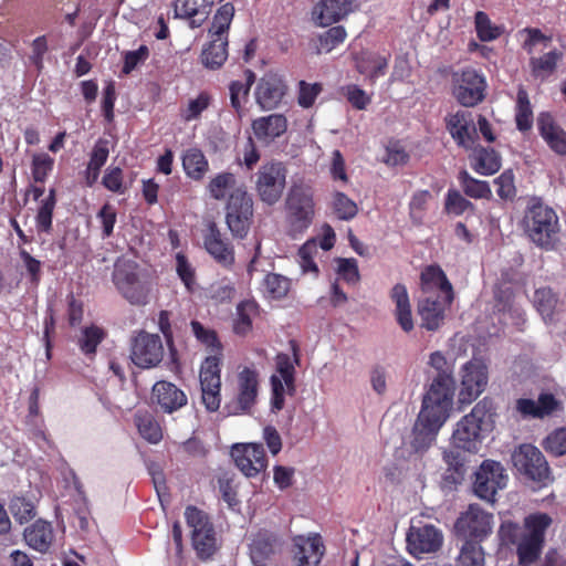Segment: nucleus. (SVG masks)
Wrapping results in <instances>:
<instances>
[{"label": "nucleus", "instance_id": "nucleus-35", "mask_svg": "<svg viewBox=\"0 0 566 566\" xmlns=\"http://www.w3.org/2000/svg\"><path fill=\"white\" fill-rule=\"evenodd\" d=\"M388 57L389 56L379 53L364 52L357 59V70L374 83L378 77L385 75L388 66Z\"/></svg>", "mask_w": 566, "mask_h": 566}, {"label": "nucleus", "instance_id": "nucleus-13", "mask_svg": "<svg viewBox=\"0 0 566 566\" xmlns=\"http://www.w3.org/2000/svg\"><path fill=\"white\" fill-rule=\"evenodd\" d=\"M493 525L494 521L491 513L476 504H471L460 514L454 528L464 538L482 541L492 533Z\"/></svg>", "mask_w": 566, "mask_h": 566}, {"label": "nucleus", "instance_id": "nucleus-43", "mask_svg": "<svg viewBox=\"0 0 566 566\" xmlns=\"http://www.w3.org/2000/svg\"><path fill=\"white\" fill-rule=\"evenodd\" d=\"M347 36L344 27L337 25L328 29L317 38L316 53H329L339 44H342Z\"/></svg>", "mask_w": 566, "mask_h": 566}, {"label": "nucleus", "instance_id": "nucleus-58", "mask_svg": "<svg viewBox=\"0 0 566 566\" xmlns=\"http://www.w3.org/2000/svg\"><path fill=\"white\" fill-rule=\"evenodd\" d=\"M431 198V193L427 190L418 191L413 195L410 203V218L416 224H420L424 218V211L427 209V205L429 199Z\"/></svg>", "mask_w": 566, "mask_h": 566}, {"label": "nucleus", "instance_id": "nucleus-33", "mask_svg": "<svg viewBox=\"0 0 566 566\" xmlns=\"http://www.w3.org/2000/svg\"><path fill=\"white\" fill-rule=\"evenodd\" d=\"M390 300L395 305V316L399 326L405 332L413 329V318L411 304L407 287L402 284H396L390 291Z\"/></svg>", "mask_w": 566, "mask_h": 566}, {"label": "nucleus", "instance_id": "nucleus-17", "mask_svg": "<svg viewBox=\"0 0 566 566\" xmlns=\"http://www.w3.org/2000/svg\"><path fill=\"white\" fill-rule=\"evenodd\" d=\"M516 470L533 481L545 483L549 479V469L542 452L532 444H522L512 454Z\"/></svg>", "mask_w": 566, "mask_h": 566}, {"label": "nucleus", "instance_id": "nucleus-27", "mask_svg": "<svg viewBox=\"0 0 566 566\" xmlns=\"http://www.w3.org/2000/svg\"><path fill=\"white\" fill-rule=\"evenodd\" d=\"M533 304L546 323L555 322L564 311V303L559 294L548 286L535 290Z\"/></svg>", "mask_w": 566, "mask_h": 566}, {"label": "nucleus", "instance_id": "nucleus-48", "mask_svg": "<svg viewBox=\"0 0 566 566\" xmlns=\"http://www.w3.org/2000/svg\"><path fill=\"white\" fill-rule=\"evenodd\" d=\"M256 304L252 301H244L238 304V318L234 324L237 334L245 335L252 326V315L255 314Z\"/></svg>", "mask_w": 566, "mask_h": 566}, {"label": "nucleus", "instance_id": "nucleus-60", "mask_svg": "<svg viewBox=\"0 0 566 566\" xmlns=\"http://www.w3.org/2000/svg\"><path fill=\"white\" fill-rule=\"evenodd\" d=\"M54 160L48 154H35L32 160V175L35 181L43 182L53 169Z\"/></svg>", "mask_w": 566, "mask_h": 566}, {"label": "nucleus", "instance_id": "nucleus-59", "mask_svg": "<svg viewBox=\"0 0 566 566\" xmlns=\"http://www.w3.org/2000/svg\"><path fill=\"white\" fill-rule=\"evenodd\" d=\"M149 57V49L140 45L137 50L123 53L124 65L122 72L125 75L130 74L138 65L143 64Z\"/></svg>", "mask_w": 566, "mask_h": 566}, {"label": "nucleus", "instance_id": "nucleus-57", "mask_svg": "<svg viewBox=\"0 0 566 566\" xmlns=\"http://www.w3.org/2000/svg\"><path fill=\"white\" fill-rule=\"evenodd\" d=\"M210 104V96L206 93L199 94L196 98L188 102L187 106L181 111V117L186 122H191L200 117Z\"/></svg>", "mask_w": 566, "mask_h": 566}, {"label": "nucleus", "instance_id": "nucleus-24", "mask_svg": "<svg viewBox=\"0 0 566 566\" xmlns=\"http://www.w3.org/2000/svg\"><path fill=\"white\" fill-rule=\"evenodd\" d=\"M448 129L459 146L472 149L475 144L476 127L472 114L468 111H459L447 119Z\"/></svg>", "mask_w": 566, "mask_h": 566}, {"label": "nucleus", "instance_id": "nucleus-30", "mask_svg": "<svg viewBox=\"0 0 566 566\" xmlns=\"http://www.w3.org/2000/svg\"><path fill=\"white\" fill-rule=\"evenodd\" d=\"M287 123L285 117L279 114L263 116L252 123L254 136L265 145L280 137L285 133Z\"/></svg>", "mask_w": 566, "mask_h": 566}, {"label": "nucleus", "instance_id": "nucleus-12", "mask_svg": "<svg viewBox=\"0 0 566 566\" xmlns=\"http://www.w3.org/2000/svg\"><path fill=\"white\" fill-rule=\"evenodd\" d=\"M296 363V354L293 357L287 354H279L276 356V374L271 377V406L274 411L283 409L285 395H293L295 391L294 365Z\"/></svg>", "mask_w": 566, "mask_h": 566}, {"label": "nucleus", "instance_id": "nucleus-32", "mask_svg": "<svg viewBox=\"0 0 566 566\" xmlns=\"http://www.w3.org/2000/svg\"><path fill=\"white\" fill-rule=\"evenodd\" d=\"M25 543L39 553H46L53 543L52 525L43 520L35 521L23 532Z\"/></svg>", "mask_w": 566, "mask_h": 566}, {"label": "nucleus", "instance_id": "nucleus-47", "mask_svg": "<svg viewBox=\"0 0 566 566\" xmlns=\"http://www.w3.org/2000/svg\"><path fill=\"white\" fill-rule=\"evenodd\" d=\"M254 75L252 72H247V80L245 82L234 81L230 85V102L231 106L240 113L242 109V106L247 99L250 86L253 82Z\"/></svg>", "mask_w": 566, "mask_h": 566}, {"label": "nucleus", "instance_id": "nucleus-40", "mask_svg": "<svg viewBox=\"0 0 566 566\" xmlns=\"http://www.w3.org/2000/svg\"><path fill=\"white\" fill-rule=\"evenodd\" d=\"M290 280L276 273L266 274L262 283L263 294L265 297L271 300H281L285 297L290 291Z\"/></svg>", "mask_w": 566, "mask_h": 566}, {"label": "nucleus", "instance_id": "nucleus-2", "mask_svg": "<svg viewBox=\"0 0 566 566\" xmlns=\"http://www.w3.org/2000/svg\"><path fill=\"white\" fill-rule=\"evenodd\" d=\"M207 190L216 200H224L229 197L226 216L227 224L234 235L244 237L253 213V202L245 187L238 185L233 174L223 171L210 179Z\"/></svg>", "mask_w": 566, "mask_h": 566}, {"label": "nucleus", "instance_id": "nucleus-45", "mask_svg": "<svg viewBox=\"0 0 566 566\" xmlns=\"http://www.w3.org/2000/svg\"><path fill=\"white\" fill-rule=\"evenodd\" d=\"M213 0H176L175 13L178 18L207 15Z\"/></svg>", "mask_w": 566, "mask_h": 566}, {"label": "nucleus", "instance_id": "nucleus-16", "mask_svg": "<svg viewBox=\"0 0 566 566\" xmlns=\"http://www.w3.org/2000/svg\"><path fill=\"white\" fill-rule=\"evenodd\" d=\"M407 549L417 557L438 552L443 543L441 530L432 524L411 525L407 533Z\"/></svg>", "mask_w": 566, "mask_h": 566}, {"label": "nucleus", "instance_id": "nucleus-37", "mask_svg": "<svg viewBox=\"0 0 566 566\" xmlns=\"http://www.w3.org/2000/svg\"><path fill=\"white\" fill-rule=\"evenodd\" d=\"M471 150L473 168L476 172L481 175H492L500 169V158L493 149L476 147L474 145Z\"/></svg>", "mask_w": 566, "mask_h": 566}, {"label": "nucleus", "instance_id": "nucleus-36", "mask_svg": "<svg viewBox=\"0 0 566 566\" xmlns=\"http://www.w3.org/2000/svg\"><path fill=\"white\" fill-rule=\"evenodd\" d=\"M181 159L186 176L195 181L202 180L209 170V163L198 148L187 149Z\"/></svg>", "mask_w": 566, "mask_h": 566}, {"label": "nucleus", "instance_id": "nucleus-7", "mask_svg": "<svg viewBox=\"0 0 566 566\" xmlns=\"http://www.w3.org/2000/svg\"><path fill=\"white\" fill-rule=\"evenodd\" d=\"M113 282L129 304L143 306L148 303L150 290L136 262L125 258L118 259L114 265Z\"/></svg>", "mask_w": 566, "mask_h": 566}, {"label": "nucleus", "instance_id": "nucleus-22", "mask_svg": "<svg viewBox=\"0 0 566 566\" xmlns=\"http://www.w3.org/2000/svg\"><path fill=\"white\" fill-rule=\"evenodd\" d=\"M151 401L165 413H172L185 407L187 395L170 381L160 380L153 386Z\"/></svg>", "mask_w": 566, "mask_h": 566}, {"label": "nucleus", "instance_id": "nucleus-51", "mask_svg": "<svg viewBox=\"0 0 566 566\" xmlns=\"http://www.w3.org/2000/svg\"><path fill=\"white\" fill-rule=\"evenodd\" d=\"M104 338V332L96 325H91L82 331V335L78 339L80 348L85 354H93L96 347Z\"/></svg>", "mask_w": 566, "mask_h": 566}, {"label": "nucleus", "instance_id": "nucleus-5", "mask_svg": "<svg viewBox=\"0 0 566 566\" xmlns=\"http://www.w3.org/2000/svg\"><path fill=\"white\" fill-rule=\"evenodd\" d=\"M495 409L493 402L484 398L455 424L451 442L455 449L478 453L485 437L493 430Z\"/></svg>", "mask_w": 566, "mask_h": 566}, {"label": "nucleus", "instance_id": "nucleus-50", "mask_svg": "<svg viewBox=\"0 0 566 566\" xmlns=\"http://www.w3.org/2000/svg\"><path fill=\"white\" fill-rule=\"evenodd\" d=\"M333 210L336 216L342 220L353 219L357 212L358 207L343 192H335L332 201Z\"/></svg>", "mask_w": 566, "mask_h": 566}, {"label": "nucleus", "instance_id": "nucleus-53", "mask_svg": "<svg viewBox=\"0 0 566 566\" xmlns=\"http://www.w3.org/2000/svg\"><path fill=\"white\" fill-rule=\"evenodd\" d=\"M55 206V192L50 190L49 196L42 200L36 216V226L39 230L49 231L52 226V214Z\"/></svg>", "mask_w": 566, "mask_h": 566}, {"label": "nucleus", "instance_id": "nucleus-1", "mask_svg": "<svg viewBox=\"0 0 566 566\" xmlns=\"http://www.w3.org/2000/svg\"><path fill=\"white\" fill-rule=\"evenodd\" d=\"M455 382L441 375L433 379L422 399V406L412 429L410 446L415 452L427 451L436 441L453 406Z\"/></svg>", "mask_w": 566, "mask_h": 566}, {"label": "nucleus", "instance_id": "nucleus-39", "mask_svg": "<svg viewBox=\"0 0 566 566\" xmlns=\"http://www.w3.org/2000/svg\"><path fill=\"white\" fill-rule=\"evenodd\" d=\"M562 59V53L554 50L545 53L539 57H532L530 65L533 76L545 80L554 73L557 63Z\"/></svg>", "mask_w": 566, "mask_h": 566}, {"label": "nucleus", "instance_id": "nucleus-42", "mask_svg": "<svg viewBox=\"0 0 566 566\" xmlns=\"http://www.w3.org/2000/svg\"><path fill=\"white\" fill-rule=\"evenodd\" d=\"M234 15V7L232 3L221 6L213 17L212 25L209 30L211 38H227L228 30Z\"/></svg>", "mask_w": 566, "mask_h": 566}, {"label": "nucleus", "instance_id": "nucleus-34", "mask_svg": "<svg viewBox=\"0 0 566 566\" xmlns=\"http://www.w3.org/2000/svg\"><path fill=\"white\" fill-rule=\"evenodd\" d=\"M205 247L216 261L223 265H230L233 262V253L228 243L221 239V234L216 224L208 227L205 235Z\"/></svg>", "mask_w": 566, "mask_h": 566}, {"label": "nucleus", "instance_id": "nucleus-14", "mask_svg": "<svg viewBox=\"0 0 566 566\" xmlns=\"http://www.w3.org/2000/svg\"><path fill=\"white\" fill-rule=\"evenodd\" d=\"M220 358L208 356L201 364L199 379L201 386V400L210 412L217 411L221 403Z\"/></svg>", "mask_w": 566, "mask_h": 566}, {"label": "nucleus", "instance_id": "nucleus-38", "mask_svg": "<svg viewBox=\"0 0 566 566\" xmlns=\"http://www.w3.org/2000/svg\"><path fill=\"white\" fill-rule=\"evenodd\" d=\"M209 45L203 49L201 54L202 63L209 69L220 67L228 57V39L211 38Z\"/></svg>", "mask_w": 566, "mask_h": 566}, {"label": "nucleus", "instance_id": "nucleus-15", "mask_svg": "<svg viewBox=\"0 0 566 566\" xmlns=\"http://www.w3.org/2000/svg\"><path fill=\"white\" fill-rule=\"evenodd\" d=\"M507 479L500 462L485 460L475 472L474 493L485 501L493 502L497 491L506 486Z\"/></svg>", "mask_w": 566, "mask_h": 566}, {"label": "nucleus", "instance_id": "nucleus-49", "mask_svg": "<svg viewBox=\"0 0 566 566\" xmlns=\"http://www.w3.org/2000/svg\"><path fill=\"white\" fill-rule=\"evenodd\" d=\"M460 566H484V552L482 547L474 542H465L459 555Z\"/></svg>", "mask_w": 566, "mask_h": 566}, {"label": "nucleus", "instance_id": "nucleus-55", "mask_svg": "<svg viewBox=\"0 0 566 566\" xmlns=\"http://www.w3.org/2000/svg\"><path fill=\"white\" fill-rule=\"evenodd\" d=\"M10 512L20 524L29 522L35 515L34 505L24 497H14L10 502Z\"/></svg>", "mask_w": 566, "mask_h": 566}, {"label": "nucleus", "instance_id": "nucleus-19", "mask_svg": "<svg viewBox=\"0 0 566 566\" xmlns=\"http://www.w3.org/2000/svg\"><path fill=\"white\" fill-rule=\"evenodd\" d=\"M453 94L460 104L472 107L484 98L485 78L473 69L453 75Z\"/></svg>", "mask_w": 566, "mask_h": 566}, {"label": "nucleus", "instance_id": "nucleus-4", "mask_svg": "<svg viewBox=\"0 0 566 566\" xmlns=\"http://www.w3.org/2000/svg\"><path fill=\"white\" fill-rule=\"evenodd\" d=\"M421 290L423 296L418 311L422 326L436 331L443 323L444 311L452 302V286L441 269L429 266L421 273Z\"/></svg>", "mask_w": 566, "mask_h": 566}, {"label": "nucleus", "instance_id": "nucleus-9", "mask_svg": "<svg viewBox=\"0 0 566 566\" xmlns=\"http://www.w3.org/2000/svg\"><path fill=\"white\" fill-rule=\"evenodd\" d=\"M185 518L191 528V542L197 555L201 559L211 557L218 548V541L208 515L195 506H188Z\"/></svg>", "mask_w": 566, "mask_h": 566}, {"label": "nucleus", "instance_id": "nucleus-31", "mask_svg": "<svg viewBox=\"0 0 566 566\" xmlns=\"http://www.w3.org/2000/svg\"><path fill=\"white\" fill-rule=\"evenodd\" d=\"M277 537L268 532L258 533L250 544V557L255 566H266L279 549Z\"/></svg>", "mask_w": 566, "mask_h": 566}, {"label": "nucleus", "instance_id": "nucleus-62", "mask_svg": "<svg viewBox=\"0 0 566 566\" xmlns=\"http://www.w3.org/2000/svg\"><path fill=\"white\" fill-rule=\"evenodd\" d=\"M495 185L497 186L496 192L502 199H512L515 197L514 175L511 170L500 175L495 179Z\"/></svg>", "mask_w": 566, "mask_h": 566}, {"label": "nucleus", "instance_id": "nucleus-21", "mask_svg": "<svg viewBox=\"0 0 566 566\" xmlns=\"http://www.w3.org/2000/svg\"><path fill=\"white\" fill-rule=\"evenodd\" d=\"M231 457L237 468L248 478H254L268 467L262 444L238 443L231 449Z\"/></svg>", "mask_w": 566, "mask_h": 566}, {"label": "nucleus", "instance_id": "nucleus-52", "mask_svg": "<svg viewBox=\"0 0 566 566\" xmlns=\"http://www.w3.org/2000/svg\"><path fill=\"white\" fill-rule=\"evenodd\" d=\"M335 271L340 280L348 284H356L359 281L358 264L355 259L338 258L335 260Z\"/></svg>", "mask_w": 566, "mask_h": 566}, {"label": "nucleus", "instance_id": "nucleus-28", "mask_svg": "<svg viewBox=\"0 0 566 566\" xmlns=\"http://www.w3.org/2000/svg\"><path fill=\"white\" fill-rule=\"evenodd\" d=\"M537 126L547 146L558 155H566V132L556 124L553 116L548 113H541Z\"/></svg>", "mask_w": 566, "mask_h": 566}, {"label": "nucleus", "instance_id": "nucleus-8", "mask_svg": "<svg viewBox=\"0 0 566 566\" xmlns=\"http://www.w3.org/2000/svg\"><path fill=\"white\" fill-rule=\"evenodd\" d=\"M260 375L253 366L239 367L233 386V397L226 405L229 415L250 413L259 397Z\"/></svg>", "mask_w": 566, "mask_h": 566}, {"label": "nucleus", "instance_id": "nucleus-18", "mask_svg": "<svg viewBox=\"0 0 566 566\" xmlns=\"http://www.w3.org/2000/svg\"><path fill=\"white\" fill-rule=\"evenodd\" d=\"M164 357V346L159 335L139 332L132 340L130 359L140 368H153Z\"/></svg>", "mask_w": 566, "mask_h": 566}, {"label": "nucleus", "instance_id": "nucleus-61", "mask_svg": "<svg viewBox=\"0 0 566 566\" xmlns=\"http://www.w3.org/2000/svg\"><path fill=\"white\" fill-rule=\"evenodd\" d=\"M545 449L554 455L566 453V428L552 432L545 440Z\"/></svg>", "mask_w": 566, "mask_h": 566}, {"label": "nucleus", "instance_id": "nucleus-29", "mask_svg": "<svg viewBox=\"0 0 566 566\" xmlns=\"http://www.w3.org/2000/svg\"><path fill=\"white\" fill-rule=\"evenodd\" d=\"M516 408L521 413L525 416L543 418L560 410L562 401L558 400L553 394L543 392L539 395L537 401L532 399H518L516 402Z\"/></svg>", "mask_w": 566, "mask_h": 566}, {"label": "nucleus", "instance_id": "nucleus-3", "mask_svg": "<svg viewBox=\"0 0 566 566\" xmlns=\"http://www.w3.org/2000/svg\"><path fill=\"white\" fill-rule=\"evenodd\" d=\"M551 524L548 514L535 513L525 517L523 530L511 521L503 522L497 535L502 544L516 545L520 563L530 566L539 557Z\"/></svg>", "mask_w": 566, "mask_h": 566}, {"label": "nucleus", "instance_id": "nucleus-41", "mask_svg": "<svg viewBox=\"0 0 566 566\" xmlns=\"http://www.w3.org/2000/svg\"><path fill=\"white\" fill-rule=\"evenodd\" d=\"M135 423L139 434L149 443L156 444L163 439V431L156 419L147 412H138Z\"/></svg>", "mask_w": 566, "mask_h": 566}, {"label": "nucleus", "instance_id": "nucleus-44", "mask_svg": "<svg viewBox=\"0 0 566 566\" xmlns=\"http://www.w3.org/2000/svg\"><path fill=\"white\" fill-rule=\"evenodd\" d=\"M474 25L478 38L482 42L496 40L503 32V29L494 24L489 15L483 11H478L474 15Z\"/></svg>", "mask_w": 566, "mask_h": 566}, {"label": "nucleus", "instance_id": "nucleus-23", "mask_svg": "<svg viewBox=\"0 0 566 566\" xmlns=\"http://www.w3.org/2000/svg\"><path fill=\"white\" fill-rule=\"evenodd\" d=\"M355 10L353 0H321L313 9L316 25L327 27L346 18Z\"/></svg>", "mask_w": 566, "mask_h": 566}, {"label": "nucleus", "instance_id": "nucleus-64", "mask_svg": "<svg viewBox=\"0 0 566 566\" xmlns=\"http://www.w3.org/2000/svg\"><path fill=\"white\" fill-rule=\"evenodd\" d=\"M176 271L187 290H192L195 285V271L186 256L181 253H178L176 256Z\"/></svg>", "mask_w": 566, "mask_h": 566}, {"label": "nucleus", "instance_id": "nucleus-54", "mask_svg": "<svg viewBox=\"0 0 566 566\" xmlns=\"http://www.w3.org/2000/svg\"><path fill=\"white\" fill-rule=\"evenodd\" d=\"M464 192L472 198H485L491 193L488 182L472 178L467 171L460 174Z\"/></svg>", "mask_w": 566, "mask_h": 566}, {"label": "nucleus", "instance_id": "nucleus-26", "mask_svg": "<svg viewBox=\"0 0 566 566\" xmlns=\"http://www.w3.org/2000/svg\"><path fill=\"white\" fill-rule=\"evenodd\" d=\"M285 93L283 81L273 74L263 76L255 87V101L264 109L275 108Z\"/></svg>", "mask_w": 566, "mask_h": 566}, {"label": "nucleus", "instance_id": "nucleus-63", "mask_svg": "<svg viewBox=\"0 0 566 566\" xmlns=\"http://www.w3.org/2000/svg\"><path fill=\"white\" fill-rule=\"evenodd\" d=\"M321 91L322 86L318 83L310 84L304 81L300 82L298 104L305 108L311 107Z\"/></svg>", "mask_w": 566, "mask_h": 566}, {"label": "nucleus", "instance_id": "nucleus-20", "mask_svg": "<svg viewBox=\"0 0 566 566\" xmlns=\"http://www.w3.org/2000/svg\"><path fill=\"white\" fill-rule=\"evenodd\" d=\"M488 385V367L484 363L473 359L461 369V390L459 399L462 403H471Z\"/></svg>", "mask_w": 566, "mask_h": 566}, {"label": "nucleus", "instance_id": "nucleus-25", "mask_svg": "<svg viewBox=\"0 0 566 566\" xmlns=\"http://www.w3.org/2000/svg\"><path fill=\"white\" fill-rule=\"evenodd\" d=\"M324 555V545L318 534L294 538V560L296 566H317Z\"/></svg>", "mask_w": 566, "mask_h": 566}, {"label": "nucleus", "instance_id": "nucleus-6", "mask_svg": "<svg viewBox=\"0 0 566 566\" xmlns=\"http://www.w3.org/2000/svg\"><path fill=\"white\" fill-rule=\"evenodd\" d=\"M522 228L534 244L549 249L559 232V221L553 208L532 200L524 211Z\"/></svg>", "mask_w": 566, "mask_h": 566}, {"label": "nucleus", "instance_id": "nucleus-56", "mask_svg": "<svg viewBox=\"0 0 566 566\" xmlns=\"http://www.w3.org/2000/svg\"><path fill=\"white\" fill-rule=\"evenodd\" d=\"M316 251H317L316 239L308 240L298 250V263L304 273L317 274L318 269H317L316 263L313 261V255L316 253Z\"/></svg>", "mask_w": 566, "mask_h": 566}, {"label": "nucleus", "instance_id": "nucleus-46", "mask_svg": "<svg viewBox=\"0 0 566 566\" xmlns=\"http://www.w3.org/2000/svg\"><path fill=\"white\" fill-rule=\"evenodd\" d=\"M515 119L520 130H527L533 125V112L528 95L522 87L517 92Z\"/></svg>", "mask_w": 566, "mask_h": 566}, {"label": "nucleus", "instance_id": "nucleus-11", "mask_svg": "<svg viewBox=\"0 0 566 566\" xmlns=\"http://www.w3.org/2000/svg\"><path fill=\"white\" fill-rule=\"evenodd\" d=\"M286 169L282 163L263 164L255 174V190L260 199L268 203H276L285 188Z\"/></svg>", "mask_w": 566, "mask_h": 566}, {"label": "nucleus", "instance_id": "nucleus-10", "mask_svg": "<svg viewBox=\"0 0 566 566\" xmlns=\"http://www.w3.org/2000/svg\"><path fill=\"white\" fill-rule=\"evenodd\" d=\"M290 233L295 237L304 232L314 217L313 195L308 189L293 187L286 199Z\"/></svg>", "mask_w": 566, "mask_h": 566}]
</instances>
